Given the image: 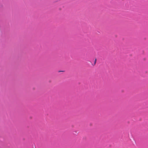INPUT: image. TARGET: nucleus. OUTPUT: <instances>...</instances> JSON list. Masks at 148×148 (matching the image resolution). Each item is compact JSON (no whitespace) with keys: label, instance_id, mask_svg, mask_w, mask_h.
<instances>
[{"label":"nucleus","instance_id":"1","mask_svg":"<svg viewBox=\"0 0 148 148\" xmlns=\"http://www.w3.org/2000/svg\"><path fill=\"white\" fill-rule=\"evenodd\" d=\"M96 62V59H95V62H94V65L95 64Z\"/></svg>","mask_w":148,"mask_h":148}]
</instances>
